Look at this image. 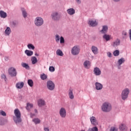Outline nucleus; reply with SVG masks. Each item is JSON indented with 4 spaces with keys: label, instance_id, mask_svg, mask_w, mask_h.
Masks as SVG:
<instances>
[{
    "label": "nucleus",
    "instance_id": "nucleus-5",
    "mask_svg": "<svg viewBox=\"0 0 131 131\" xmlns=\"http://www.w3.org/2000/svg\"><path fill=\"white\" fill-rule=\"evenodd\" d=\"M80 52V48L79 46L76 45L74 46L71 50V54L73 56H77Z\"/></svg>",
    "mask_w": 131,
    "mask_h": 131
},
{
    "label": "nucleus",
    "instance_id": "nucleus-32",
    "mask_svg": "<svg viewBox=\"0 0 131 131\" xmlns=\"http://www.w3.org/2000/svg\"><path fill=\"white\" fill-rule=\"evenodd\" d=\"M32 121L35 124H39V123H40V120L38 118H34L32 120Z\"/></svg>",
    "mask_w": 131,
    "mask_h": 131
},
{
    "label": "nucleus",
    "instance_id": "nucleus-30",
    "mask_svg": "<svg viewBox=\"0 0 131 131\" xmlns=\"http://www.w3.org/2000/svg\"><path fill=\"white\" fill-rule=\"evenodd\" d=\"M31 61L32 64H33V65H34V64H36V62H37V58H36L35 56H33L32 57Z\"/></svg>",
    "mask_w": 131,
    "mask_h": 131
},
{
    "label": "nucleus",
    "instance_id": "nucleus-14",
    "mask_svg": "<svg viewBox=\"0 0 131 131\" xmlns=\"http://www.w3.org/2000/svg\"><path fill=\"white\" fill-rule=\"evenodd\" d=\"M95 88L97 91H100L102 90V89H103V84L98 82H96L95 83Z\"/></svg>",
    "mask_w": 131,
    "mask_h": 131
},
{
    "label": "nucleus",
    "instance_id": "nucleus-7",
    "mask_svg": "<svg viewBox=\"0 0 131 131\" xmlns=\"http://www.w3.org/2000/svg\"><path fill=\"white\" fill-rule=\"evenodd\" d=\"M129 94V89L126 88L124 89L121 93V98L122 100H126L128 98V94Z\"/></svg>",
    "mask_w": 131,
    "mask_h": 131
},
{
    "label": "nucleus",
    "instance_id": "nucleus-13",
    "mask_svg": "<svg viewBox=\"0 0 131 131\" xmlns=\"http://www.w3.org/2000/svg\"><path fill=\"white\" fill-rule=\"evenodd\" d=\"M91 50L94 55H98L99 54V49H98L97 47L93 46Z\"/></svg>",
    "mask_w": 131,
    "mask_h": 131
},
{
    "label": "nucleus",
    "instance_id": "nucleus-52",
    "mask_svg": "<svg viewBox=\"0 0 131 131\" xmlns=\"http://www.w3.org/2000/svg\"><path fill=\"white\" fill-rule=\"evenodd\" d=\"M34 111H35V113H37V110L35 109Z\"/></svg>",
    "mask_w": 131,
    "mask_h": 131
},
{
    "label": "nucleus",
    "instance_id": "nucleus-20",
    "mask_svg": "<svg viewBox=\"0 0 131 131\" xmlns=\"http://www.w3.org/2000/svg\"><path fill=\"white\" fill-rule=\"evenodd\" d=\"M67 12L69 15H74V14H75V10L73 8L68 9Z\"/></svg>",
    "mask_w": 131,
    "mask_h": 131
},
{
    "label": "nucleus",
    "instance_id": "nucleus-51",
    "mask_svg": "<svg viewBox=\"0 0 131 131\" xmlns=\"http://www.w3.org/2000/svg\"><path fill=\"white\" fill-rule=\"evenodd\" d=\"M114 2H115L116 3H118V2H120L121 0H113Z\"/></svg>",
    "mask_w": 131,
    "mask_h": 131
},
{
    "label": "nucleus",
    "instance_id": "nucleus-27",
    "mask_svg": "<svg viewBox=\"0 0 131 131\" xmlns=\"http://www.w3.org/2000/svg\"><path fill=\"white\" fill-rule=\"evenodd\" d=\"M21 66L24 68H25V69H27L28 70H29L30 67H29V65L28 64L25 63V62H22L21 63Z\"/></svg>",
    "mask_w": 131,
    "mask_h": 131
},
{
    "label": "nucleus",
    "instance_id": "nucleus-11",
    "mask_svg": "<svg viewBox=\"0 0 131 131\" xmlns=\"http://www.w3.org/2000/svg\"><path fill=\"white\" fill-rule=\"evenodd\" d=\"M120 45V39L117 38L116 39L113 43H112V47L114 48H116V47H118V46Z\"/></svg>",
    "mask_w": 131,
    "mask_h": 131
},
{
    "label": "nucleus",
    "instance_id": "nucleus-45",
    "mask_svg": "<svg viewBox=\"0 0 131 131\" xmlns=\"http://www.w3.org/2000/svg\"><path fill=\"white\" fill-rule=\"evenodd\" d=\"M4 118L0 117V125H4Z\"/></svg>",
    "mask_w": 131,
    "mask_h": 131
},
{
    "label": "nucleus",
    "instance_id": "nucleus-4",
    "mask_svg": "<svg viewBox=\"0 0 131 131\" xmlns=\"http://www.w3.org/2000/svg\"><path fill=\"white\" fill-rule=\"evenodd\" d=\"M44 21L43 19L40 16H38L35 18L34 24L37 27H40L43 25Z\"/></svg>",
    "mask_w": 131,
    "mask_h": 131
},
{
    "label": "nucleus",
    "instance_id": "nucleus-39",
    "mask_svg": "<svg viewBox=\"0 0 131 131\" xmlns=\"http://www.w3.org/2000/svg\"><path fill=\"white\" fill-rule=\"evenodd\" d=\"M60 42L61 45H63V43H65V39H64V37L63 36L60 37Z\"/></svg>",
    "mask_w": 131,
    "mask_h": 131
},
{
    "label": "nucleus",
    "instance_id": "nucleus-17",
    "mask_svg": "<svg viewBox=\"0 0 131 131\" xmlns=\"http://www.w3.org/2000/svg\"><path fill=\"white\" fill-rule=\"evenodd\" d=\"M107 31H108V26H103L102 29L100 31L101 33L105 34V33H107Z\"/></svg>",
    "mask_w": 131,
    "mask_h": 131
},
{
    "label": "nucleus",
    "instance_id": "nucleus-8",
    "mask_svg": "<svg viewBox=\"0 0 131 131\" xmlns=\"http://www.w3.org/2000/svg\"><path fill=\"white\" fill-rule=\"evenodd\" d=\"M47 86L49 91H54V90H55V83H54L52 80L47 81Z\"/></svg>",
    "mask_w": 131,
    "mask_h": 131
},
{
    "label": "nucleus",
    "instance_id": "nucleus-35",
    "mask_svg": "<svg viewBox=\"0 0 131 131\" xmlns=\"http://www.w3.org/2000/svg\"><path fill=\"white\" fill-rule=\"evenodd\" d=\"M60 38L61 37H60V35H59L58 34H56L55 35V41H56L57 42H59V41H60Z\"/></svg>",
    "mask_w": 131,
    "mask_h": 131
},
{
    "label": "nucleus",
    "instance_id": "nucleus-9",
    "mask_svg": "<svg viewBox=\"0 0 131 131\" xmlns=\"http://www.w3.org/2000/svg\"><path fill=\"white\" fill-rule=\"evenodd\" d=\"M66 110H65L63 107L61 108L59 110L60 116H61L62 118H65V117H66Z\"/></svg>",
    "mask_w": 131,
    "mask_h": 131
},
{
    "label": "nucleus",
    "instance_id": "nucleus-42",
    "mask_svg": "<svg viewBox=\"0 0 131 131\" xmlns=\"http://www.w3.org/2000/svg\"><path fill=\"white\" fill-rule=\"evenodd\" d=\"M118 129L115 126L111 127L110 129V131H118Z\"/></svg>",
    "mask_w": 131,
    "mask_h": 131
},
{
    "label": "nucleus",
    "instance_id": "nucleus-33",
    "mask_svg": "<svg viewBox=\"0 0 131 131\" xmlns=\"http://www.w3.org/2000/svg\"><path fill=\"white\" fill-rule=\"evenodd\" d=\"M33 104H32L31 103H27V106H26V109H27V110H28V111H29V110H30V109H31V108H33Z\"/></svg>",
    "mask_w": 131,
    "mask_h": 131
},
{
    "label": "nucleus",
    "instance_id": "nucleus-23",
    "mask_svg": "<svg viewBox=\"0 0 131 131\" xmlns=\"http://www.w3.org/2000/svg\"><path fill=\"white\" fill-rule=\"evenodd\" d=\"M69 97L71 100L74 99V95H73V91L71 89L69 90Z\"/></svg>",
    "mask_w": 131,
    "mask_h": 131
},
{
    "label": "nucleus",
    "instance_id": "nucleus-29",
    "mask_svg": "<svg viewBox=\"0 0 131 131\" xmlns=\"http://www.w3.org/2000/svg\"><path fill=\"white\" fill-rule=\"evenodd\" d=\"M125 62V59L123 58V57L121 58L120 59H119L118 63L119 66H121V64H123V63H124Z\"/></svg>",
    "mask_w": 131,
    "mask_h": 131
},
{
    "label": "nucleus",
    "instance_id": "nucleus-15",
    "mask_svg": "<svg viewBox=\"0 0 131 131\" xmlns=\"http://www.w3.org/2000/svg\"><path fill=\"white\" fill-rule=\"evenodd\" d=\"M83 65L86 69H90L91 68V62L89 60H85L84 62Z\"/></svg>",
    "mask_w": 131,
    "mask_h": 131
},
{
    "label": "nucleus",
    "instance_id": "nucleus-43",
    "mask_svg": "<svg viewBox=\"0 0 131 131\" xmlns=\"http://www.w3.org/2000/svg\"><path fill=\"white\" fill-rule=\"evenodd\" d=\"M49 71H50V72H54L55 71V68L53 66L50 67Z\"/></svg>",
    "mask_w": 131,
    "mask_h": 131
},
{
    "label": "nucleus",
    "instance_id": "nucleus-48",
    "mask_svg": "<svg viewBox=\"0 0 131 131\" xmlns=\"http://www.w3.org/2000/svg\"><path fill=\"white\" fill-rule=\"evenodd\" d=\"M44 130L45 131H50V129L49 128V127H44Z\"/></svg>",
    "mask_w": 131,
    "mask_h": 131
},
{
    "label": "nucleus",
    "instance_id": "nucleus-1",
    "mask_svg": "<svg viewBox=\"0 0 131 131\" xmlns=\"http://www.w3.org/2000/svg\"><path fill=\"white\" fill-rule=\"evenodd\" d=\"M14 115L13 117V121L16 125L18 126L22 122V118H21V112L18 108L14 110Z\"/></svg>",
    "mask_w": 131,
    "mask_h": 131
},
{
    "label": "nucleus",
    "instance_id": "nucleus-38",
    "mask_svg": "<svg viewBox=\"0 0 131 131\" xmlns=\"http://www.w3.org/2000/svg\"><path fill=\"white\" fill-rule=\"evenodd\" d=\"M122 35L123 38H125V37H126V35H127V33L125 31H123L122 32Z\"/></svg>",
    "mask_w": 131,
    "mask_h": 131
},
{
    "label": "nucleus",
    "instance_id": "nucleus-53",
    "mask_svg": "<svg viewBox=\"0 0 131 131\" xmlns=\"http://www.w3.org/2000/svg\"><path fill=\"white\" fill-rule=\"evenodd\" d=\"M88 131H93V130H92V128H89Z\"/></svg>",
    "mask_w": 131,
    "mask_h": 131
},
{
    "label": "nucleus",
    "instance_id": "nucleus-22",
    "mask_svg": "<svg viewBox=\"0 0 131 131\" xmlns=\"http://www.w3.org/2000/svg\"><path fill=\"white\" fill-rule=\"evenodd\" d=\"M24 86V82H17L16 84V88L17 89H22Z\"/></svg>",
    "mask_w": 131,
    "mask_h": 131
},
{
    "label": "nucleus",
    "instance_id": "nucleus-34",
    "mask_svg": "<svg viewBox=\"0 0 131 131\" xmlns=\"http://www.w3.org/2000/svg\"><path fill=\"white\" fill-rule=\"evenodd\" d=\"M27 47L29 50H34L35 49V47L32 44H28Z\"/></svg>",
    "mask_w": 131,
    "mask_h": 131
},
{
    "label": "nucleus",
    "instance_id": "nucleus-25",
    "mask_svg": "<svg viewBox=\"0 0 131 131\" xmlns=\"http://www.w3.org/2000/svg\"><path fill=\"white\" fill-rule=\"evenodd\" d=\"M25 53L27 54V56H28V57H30L33 55V51H31L28 50H25Z\"/></svg>",
    "mask_w": 131,
    "mask_h": 131
},
{
    "label": "nucleus",
    "instance_id": "nucleus-18",
    "mask_svg": "<svg viewBox=\"0 0 131 131\" xmlns=\"http://www.w3.org/2000/svg\"><path fill=\"white\" fill-rule=\"evenodd\" d=\"M11 32H12V30H11V28L7 27L5 31V34L7 36H9L11 34Z\"/></svg>",
    "mask_w": 131,
    "mask_h": 131
},
{
    "label": "nucleus",
    "instance_id": "nucleus-37",
    "mask_svg": "<svg viewBox=\"0 0 131 131\" xmlns=\"http://www.w3.org/2000/svg\"><path fill=\"white\" fill-rule=\"evenodd\" d=\"M28 84L31 87L33 86V81L31 79H29L28 80Z\"/></svg>",
    "mask_w": 131,
    "mask_h": 131
},
{
    "label": "nucleus",
    "instance_id": "nucleus-50",
    "mask_svg": "<svg viewBox=\"0 0 131 131\" xmlns=\"http://www.w3.org/2000/svg\"><path fill=\"white\" fill-rule=\"evenodd\" d=\"M76 3H77V4H81V1H80V0H75Z\"/></svg>",
    "mask_w": 131,
    "mask_h": 131
},
{
    "label": "nucleus",
    "instance_id": "nucleus-41",
    "mask_svg": "<svg viewBox=\"0 0 131 131\" xmlns=\"http://www.w3.org/2000/svg\"><path fill=\"white\" fill-rule=\"evenodd\" d=\"M0 115L2 116H7V114L4 111H0Z\"/></svg>",
    "mask_w": 131,
    "mask_h": 131
},
{
    "label": "nucleus",
    "instance_id": "nucleus-6",
    "mask_svg": "<svg viewBox=\"0 0 131 131\" xmlns=\"http://www.w3.org/2000/svg\"><path fill=\"white\" fill-rule=\"evenodd\" d=\"M8 74L11 77H15V76H17L18 73L15 68L11 67L8 69Z\"/></svg>",
    "mask_w": 131,
    "mask_h": 131
},
{
    "label": "nucleus",
    "instance_id": "nucleus-47",
    "mask_svg": "<svg viewBox=\"0 0 131 131\" xmlns=\"http://www.w3.org/2000/svg\"><path fill=\"white\" fill-rule=\"evenodd\" d=\"M91 129L92 130V131H98V129L97 126H94L91 128Z\"/></svg>",
    "mask_w": 131,
    "mask_h": 131
},
{
    "label": "nucleus",
    "instance_id": "nucleus-24",
    "mask_svg": "<svg viewBox=\"0 0 131 131\" xmlns=\"http://www.w3.org/2000/svg\"><path fill=\"white\" fill-rule=\"evenodd\" d=\"M8 15L7 14V13L5 12V11L1 10L0 12V17L1 18H7Z\"/></svg>",
    "mask_w": 131,
    "mask_h": 131
},
{
    "label": "nucleus",
    "instance_id": "nucleus-49",
    "mask_svg": "<svg viewBox=\"0 0 131 131\" xmlns=\"http://www.w3.org/2000/svg\"><path fill=\"white\" fill-rule=\"evenodd\" d=\"M34 116H35V114H32V113H31V114H30V117H31V118H32L33 117H34Z\"/></svg>",
    "mask_w": 131,
    "mask_h": 131
},
{
    "label": "nucleus",
    "instance_id": "nucleus-55",
    "mask_svg": "<svg viewBox=\"0 0 131 131\" xmlns=\"http://www.w3.org/2000/svg\"><path fill=\"white\" fill-rule=\"evenodd\" d=\"M130 131H131V129H130Z\"/></svg>",
    "mask_w": 131,
    "mask_h": 131
},
{
    "label": "nucleus",
    "instance_id": "nucleus-3",
    "mask_svg": "<svg viewBox=\"0 0 131 131\" xmlns=\"http://www.w3.org/2000/svg\"><path fill=\"white\" fill-rule=\"evenodd\" d=\"M111 109H112V106L108 102H104L101 106V110L103 112H110Z\"/></svg>",
    "mask_w": 131,
    "mask_h": 131
},
{
    "label": "nucleus",
    "instance_id": "nucleus-46",
    "mask_svg": "<svg viewBox=\"0 0 131 131\" xmlns=\"http://www.w3.org/2000/svg\"><path fill=\"white\" fill-rule=\"evenodd\" d=\"M107 56L108 57V58H112V53L110 52H108L107 53Z\"/></svg>",
    "mask_w": 131,
    "mask_h": 131
},
{
    "label": "nucleus",
    "instance_id": "nucleus-19",
    "mask_svg": "<svg viewBox=\"0 0 131 131\" xmlns=\"http://www.w3.org/2000/svg\"><path fill=\"white\" fill-rule=\"evenodd\" d=\"M20 10L22 12V15L24 17V18H26L28 16L27 12L26 11V9H25V8L21 7L20 8Z\"/></svg>",
    "mask_w": 131,
    "mask_h": 131
},
{
    "label": "nucleus",
    "instance_id": "nucleus-2",
    "mask_svg": "<svg viewBox=\"0 0 131 131\" xmlns=\"http://www.w3.org/2000/svg\"><path fill=\"white\" fill-rule=\"evenodd\" d=\"M51 17L53 21H60L61 18H62V15H61V13L55 11L51 14Z\"/></svg>",
    "mask_w": 131,
    "mask_h": 131
},
{
    "label": "nucleus",
    "instance_id": "nucleus-10",
    "mask_svg": "<svg viewBox=\"0 0 131 131\" xmlns=\"http://www.w3.org/2000/svg\"><path fill=\"white\" fill-rule=\"evenodd\" d=\"M90 121L93 125H94V126H96V125H98V124L97 119L94 116H92L90 118Z\"/></svg>",
    "mask_w": 131,
    "mask_h": 131
},
{
    "label": "nucleus",
    "instance_id": "nucleus-44",
    "mask_svg": "<svg viewBox=\"0 0 131 131\" xmlns=\"http://www.w3.org/2000/svg\"><path fill=\"white\" fill-rule=\"evenodd\" d=\"M41 79H42V80H45V79H47V75L46 74L41 75L40 76Z\"/></svg>",
    "mask_w": 131,
    "mask_h": 131
},
{
    "label": "nucleus",
    "instance_id": "nucleus-36",
    "mask_svg": "<svg viewBox=\"0 0 131 131\" xmlns=\"http://www.w3.org/2000/svg\"><path fill=\"white\" fill-rule=\"evenodd\" d=\"M119 54H120L119 50H115L113 52V55L114 56H115V57H117V56H119Z\"/></svg>",
    "mask_w": 131,
    "mask_h": 131
},
{
    "label": "nucleus",
    "instance_id": "nucleus-56",
    "mask_svg": "<svg viewBox=\"0 0 131 131\" xmlns=\"http://www.w3.org/2000/svg\"><path fill=\"white\" fill-rule=\"evenodd\" d=\"M0 13H1V11H0Z\"/></svg>",
    "mask_w": 131,
    "mask_h": 131
},
{
    "label": "nucleus",
    "instance_id": "nucleus-16",
    "mask_svg": "<svg viewBox=\"0 0 131 131\" xmlns=\"http://www.w3.org/2000/svg\"><path fill=\"white\" fill-rule=\"evenodd\" d=\"M88 24H89V25L92 27H95V26L98 25V23L96 20H90L88 23Z\"/></svg>",
    "mask_w": 131,
    "mask_h": 131
},
{
    "label": "nucleus",
    "instance_id": "nucleus-31",
    "mask_svg": "<svg viewBox=\"0 0 131 131\" xmlns=\"http://www.w3.org/2000/svg\"><path fill=\"white\" fill-rule=\"evenodd\" d=\"M111 36H110V35H107L105 34L103 36V38L105 39V40H106V41H108V40H110V37Z\"/></svg>",
    "mask_w": 131,
    "mask_h": 131
},
{
    "label": "nucleus",
    "instance_id": "nucleus-21",
    "mask_svg": "<svg viewBox=\"0 0 131 131\" xmlns=\"http://www.w3.org/2000/svg\"><path fill=\"white\" fill-rule=\"evenodd\" d=\"M46 105V102H45V100L42 99H39L38 101V105L39 107H42V106H45Z\"/></svg>",
    "mask_w": 131,
    "mask_h": 131
},
{
    "label": "nucleus",
    "instance_id": "nucleus-40",
    "mask_svg": "<svg viewBox=\"0 0 131 131\" xmlns=\"http://www.w3.org/2000/svg\"><path fill=\"white\" fill-rule=\"evenodd\" d=\"M1 78L2 79H4L5 80V81H7V77L6 76V75H5L4 74H2L1 75Z\"/></svg>",
    "mask_w": 131,
    "mask_h": 131
},
{
    "label": "nucleus",
    "instance_id": "nucleus-54",
    "mask_svg": "<svg viewBox=\"0 0 131 131\" xmlns=\"http://www.w3.org/2000/svg\"><path fill=\"white\" fill-rule=\"evenodd\" d=\"M35 56H37L38 57V56H39V55L37 53H35Z\"/></svg>",
    "mask_w": 131,
    "mask_h": 131
},
{
    "label": "nucleus",
    "instance_id": "nucleus-28",
    "mask_svg": "<svg viewBox=\"0 0 131 131\" xmlns=\"http://www.w3.org/2000/svg\"><path fill=\"white\" fill-rule=\"evenodd\" d=\"M56 55H57V56H60V57H63L64 53H63V52H62L61 50L58 49L56 51Z\"/></svg>",
    "mask_w": 131,
    "mask_h": 131
},
{
    "label": "nucleus",
    "instance_id": "nucleus-26",
    "mask_svg": "<svg viewBox=\"0 0 131 131\" xmlns=\"http://www.w3.org/2000/svg\"><path fill=\"white\" fill-rule=\"evenodd\" d=\"M120 130L123 131L126 129V126L124 124H121L119 127Z\"/></svg>",
    "mask_w": 131,
    "mask_h": 131
},
{
    "label": "nucleus",
    "instance_id": "nucleus-12",
    "mask_svg": "<svg viewBox=\"0 0 131 131\" xmlns=\"http://www.w3.org/2000/svg\"><path fill=\"white\" fill-rule=\"evenodd\" d=\"M94 74L95 75H96V76H99L101 73V70L99 69L98 67H96L94 68L93 71Z\"/></svg>",
    "mask_w": 131,
    "mask_h": 131
}]
</instances>
